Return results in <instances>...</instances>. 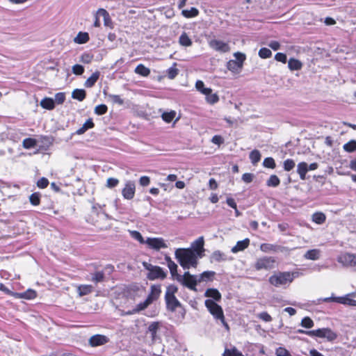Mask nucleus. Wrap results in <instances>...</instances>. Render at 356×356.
Listing matches in <instances>:
<instances>
[{
    "mask_svg": "<svg viewBox=\"0 0 356 356\" xmlns=\"http://www.w3.org/2000/svg\"><path fill=\"white\" fill-rule=\"evenodd\" d=\"M175 258L184 269H189L191 267L196 268L198 264V257L195 252L187 248H178L175 252Z\"/></svg>",
    "mask_w": 356,
    "mask_h": 356,
    "instance_id": "1",
    "label": "nucleus"
},
{
    "mask_svg": "<svg viewBox=\"0 0 356 356\" xmlns=\"http://www.w3.org/2000/svg\"><path fill=\"white\" fill-rule=\"evenodd\" d=\"M298 275V272H277L269 277V282L275 287H280L291 283Z\"/></svg>",
    "mask_w": 356,
    "mask_h": 356,
    "instance_id": "2",
    "label": "nucleus"
},
{
    "mask_svg": "<svg viewBox=\"0 0 356 356\" xmlns=\"http://www.w3.org/2000/svg\"><path fill=\"white\" fill-rule=\"evenodd\" d=\"M143 266L149 271L147 277L149 280H154L156 279L163 280L167 276V273L160 266H153L145 261L143 263Z\"/></svg>",
    "mask_w": 356,
    "mask_h": 356,
    "instance_id": "3",
    "label": "nucleus"
},
{
    "mask_svg": "<svg viewBox=\"0 0 356 356\" xmlns=\"http://www.w3.org/2000/svg\"><path fill=\"white\" fill-rule=\"evenodd\" d=\"M177 280L191 290L197 291L196 285L199 282L197 275H191L186 271L183 275H177Z\"/></svg>",
    "mask_w": 356,
    "mask_h": 356,
    "instance_id": "4",
    "label": "nucleus"
},
{
    "mask_svg": "<svg viewBox=\"0 0 356 356\" xmlns=\"http://www.w3.org/2000/svg\"><path fill=\"white\" fill-rule=\"evenodd\" d=\"M204 305L209 313L216 321H222L224 318V312L220 305H218L211 299H207Z\"/></svg>",
    "mask_w": 356,
    "mask_h": 356,
    "instance_id": "5",
    "label": "nucleus"
},
{
    "mask_svg": "<svg viewBox=\"0 0 356 356\" xmlns=\"http://www.w3.org/2000/svg\"><path fill=\"white\" fill-rule=\"evenodd\" d=\"M276 259L273 257H262L258 258L254 264L257 270H270L275 267Z\"/></svg>",
    "mask_w": 356,
    "mask_h": 356,
    "instance_id": "6",
    "label": "nucleus"
},
{
    "mask_svg": "<svg viewBox=\"0 0 356 356\" xmlns=\"http://www.w3.org/2000/svg\"><path fill=\"white\" fill-rule=\"evenodd\" d=\"M310 333L314 334V337L326 339L329 341H332L337 337V334L330 328H319L311 330Z\"/></svg>",
    "mask_w": 356,
    "mask_h": 356,
    "instance_id": "7",
    "label": "nucleus"
},
{
    "mask_svg": "<svg viewBox=\"0 0 356 356\" xmlns=\"http://www.w3.org/2000/svg\"><path fill=\"white\" fill-rule=\"evenodd\" d=\"M339 263L345 266L356 269V255L350 253H344L337 258Z\"/></svg>",
    "mask_w": 356,
    "mask_h": 356,
    "instance_id": "8",
    "label": "nucleus"
},
{
    "mask_svg": "<svg viewBox=\"0 0 356 356\" xmlns=\"http://www.w3.org/2000/svg\"><path fill=\"white\" fill-rule=\"evenodd\" d=\"M209 47L220 53H227L230 51V47L228 43L221 40L213 39L209 41Z\"/></svg>",
    "mask_w": 356,
    "mask_h": 356,
    "instance_id": "9",
    "label": "nucleus"
},
{
    "mask_svg": "<svg viewBox=\"0 0 356 356\" xmlns=\"http://www.w3.org/2000/svg\"><path fill=\"white\" fill-rule=\"evenodd\" d=\"M204 237L200 236L191 243V247L189 249L195 252L198 257L202 258L204 256Z\"/></svg>",
    "mask_w": 356,
    "mask_h": 356,
    "instance_id": "10",
    "label": "nucleus"
},
{
    "mask_svg": "<svg viewBox=\"0 0 356 356\" xmlns=\"http://www.w3.org/2000/svg\"><path fill=\"white\" fill-rule=\"evenodd\" d=\"M145 242V244L155 250L168 248V245L162 238H147Z\"/></svg>",
    "mask_w": 356,
    "mask_h": 356,
    "instance_id": "11",
    "label": "nucleus"
},
{
    "mask_svg": "<svg viewBox=\"0 0 356 356\" xmlns=\"http://www.w3.org/2000/svg\"><path fill=\"white\" fill-rule=\"evenodd\" d=\"M352 294H347L346 296H343V297H328V298H319L317 300L318 301V303H321L322 302H339V303H341V304H343V305H350V301H353V299H350L349 298L350 296H351Z\"/></svg>",
    "mask_w": 356,
    "mask_h": 356,
    "instance_id": "12",
    "label": "nucleus"
},
{
    "mask_svg": "<svg viewBox=\"0 0 356 356\" xmlns=\"http://www.w3.org/2000/svg\"><path fill=\"white\" fill-rule=\"evenodd\" d=\"M136 191V185L133 181L126 182L124 188L122 191V195L126 200H131L134 198Z\"/></svg>",
    "mask_w": 356,
    "mask_h": 356,
    "instance_id": "13",
    "label": "nucleus"
},
{
    "mask_svg": "<svg viewBox=\"0 0 356 356\" xmlns=\"http://www.w3.org/2000/svg\"><path fill=\"white\" fill-rule=\"evenodd\" d=\"M260 250L263 252H284L287 248L276 244L262 243L260 245Z\"/></svg>",
    "mask_w": 356,
    "mask_h": 356,
    "instance_id": "14",
    "label": "nucleus"
},
{
    "mask_svg": "<svg viewBox=\"0 0 356 356\" xmlns=\"http://www.w3.org/2000/svg\"><path fill=\"white\" fill-rule=\"evenodd\" d=\"M108 341V337L102 334H95L89 339V344L92 347L102 346L106 344Z\"/></svg>",
    "mask_w": 356,
    "mask_h": 356,
    "instance_id": "15",
    "label": "nucleus"
},
{
    "mask_svg": "<svg viewBox=\"0 0 356 356\" xmlns=\"http://www.w3.org/2000/svg\"><path fill=\"white\" fill-rule=\"evenodd\" d=\"M161 293L160 285H152L150 289V293L147 296L146 300H149V303L152 304L154 301L156 300Z\"/></svg>",
    "mask_w": 356,
    "mask_h": 356,
    "instance_id": "16",
    "label": "nucleus"
},
{
    "mask_svg": "<svg viewBox=\"0 0 356 356\" xmlns=\"http://www.w3.org/2000/svg\"><path fill=\"white\" fill-rule=\"evenodd\" d=\"M165 300L167 309L171 312L175 311V309L181 305L175 296H166L165 297Z\"/></svg>",
    "mask_w": 356,
    "mask_h": 356,
    "instance_id": "17",
    "label": "nucleus"
},
{
    "mask_svg": "<svg viewBox=\"0 0 356 356\" xmlns=\"http://www.w3.org/2000/svg\"><path fill=\"white\" fill-rule=\"evenodd\" d=\"M234 56L236 60H230L228 63V68L231 69L234 66H237L238 67H241L242 66V63L245 60V55L241 52H236L234 54Z\"/></svg>",
    "mask_w": 356,
    "mask_h": 356,
    "instance_id": "18",
    "label": "nucleus"
},
{
    "mask_svg": "<svg viewBox=\"0 0 356 356\" xmlns=\"http://www.w3.org/2000/svg\"><path fill=\"white\" fill-rule=\"evenodd\" d=\"M204 296L213 298L215 302L220 301L222 298L221 293L219 291L214 288L207 289L204 293Z\"/></svg>",
    "mask_w": 356,
    "mask_h": 356,
    "instance_id": "19",
    "label": "nucleus"
},
{
    "mask_svg": "<svg viewBox=\"0 0 356 356\" xmlns=\"http://www.w3.org/2000/svg\"><path fill=\"white\" fill-rule=\"evenodd\" d=\"M250 245V239L246 238L242 241H239L232 248L233 253H236L240 251H243L246 249Z\"/></svg>",
    "mask_w": 356,
    "mask_h": 356,
    "instance_id": "20",
    "label": "nucleus"
},
{
    "mask_svg": "<svg viewBox=\"0 0 356 356\" xmlns=\"http://www.w3.org/2000/svg\"><path fill=\"white\" fill-rule=\"evenodd\" d=\"M160 327L159 322H152L151 323L147 328V333H149L151 335V339L152 341H156V334Z\"/></svg>",
    "mask_w": 356,
    "mask_h": 356,
    "instance_id": "21",
    "label": "nucleus"
},
{
    "mask_svg": "<svg viewBox=\"0 0 356 356\" xmlns=\"http://www.w3.org/2000/svg\"><path fill=\"white\" fill-rule=\"evenodd\" d=\"M308 172V164L306 162H300L297 165V172L302 180L306 179V174Z\"/></svg>",
    "mask_w": 356,
    "mask_h": 356,
    "instance_id": "22",
    "label": "nucleus"
},
{
    "mask_svg": "<svg viewBox=\"0 0 356 356\" xmlns=\"http://www.w3.org/2000/svg\"><path fill=\"white\" fill-rule=\"evenodd\" d=\"M149 305H151L149 300L145 299L143 302L138 303L132 311H129L127 314L131 315L138 313L145 309Z\"/></svg>",
    "mask_w": 356,
    "mask_h": 356,
    "instance_id": "23",
    "label": "nucleus"
},
{
    "mask_svg": "<svg viewBox=\"0 0 356 356\" xmlns=\"http://www.w3.org/2000/svg\"><path fill=\"white\" fill-rule=\"evenodd\" d=\"M227 260V256L223 252H220V250H216L214 251L211 257H210V261L211 262L216 261V262H220L223 261Z\"/></svg>",
    "mask_w": 356,
    "mask_h": 356,
    "instance_id": "24",
    "label": "nucleus"
},
{
    "mask_svg": "<svg viewBox=\"0 0 356 356\" xmlns=\"http://www.w3.org/2000/svg\"><path fill=\"white\" fill-rule=\"evenodd\" d=\"M37 296L36 292L32 289H28L24 293H15L14 296L16 298H22L27 300L34 299Z\"/></svg>",
    "mask_w": 356,
    "mask_h": 356,
    "instance_id": "25",
    "label": "nucleus"
},
{
    "mask_svg": "<svg viewBox=\"0 0 356 356\" xmlns=\"http://www.w3.org/2000/svg\"><path fill=\"white\" fill-rule=\"evenodd\" d=\"M216 273L214 271L207 270L204 271L200 275H197L199 282L212 281Z\"/></svg>",
    "mask_w": 356,
    "mask_h": 356,
    "instance_id": "26",
    "label": "nucleus"
},
{
    "mask_svg": "<svg viewBox=\"0 0 356 356\" xmlns=\"http://www.w3.org/2000/svg\"><path fill=\"white\" fill-rule=\"evenodd\" d=\"M100 76V72L99 71H96L92 74L85 81L84 86L86 88H92L97 81L99 79Z\"/></svg>",
    "mask_w": 356,
    "mask_h": 356,
    "instance_id": "27",
    "label": "nucleus"
},
{
    "mask_svg": "<svg viewBox=\"0 0 356 356\" xmlns=\"http://www.w3.org/2000/svg\"><path fill=\"white\" fill-rule=\"evenodd\" d=\"M321 251L318 249H312L307 251L304 254L306 259L317 260L320 258Z\"/></svg>",
    "mask_w": 356,
    "mask_h": 356,
    "instance_id": "28",
    "label": "nucleus"
},
{
    "mask_svg": "<svg viewBox=\"0 0 356 356\" xmlns=\"http://www.w3.org/2000/svg\"><path fill=\"white\" fill-rule=\"evenodd\" d=\"M40 106L45 109L52 110L55 107V102L52 98L45 97L40 102Z\"/></svg>",
    "mask_w": 356,
    "mask_h": 356,
    "instance_id": "29",
    "label": "nucleus"
},
{
    "mask_svg": "<svg viewBox=\"0 0 356 356\" xmlns=\"http://www.w3.org/2000/svg\"><path fill=\"white\" fill-rule=\"evenodd\" d=\"M95 124L91 118H89L83 124V126L76 131L77 135H81L84 134L88 129L92 128Z\"/></svg>",
    "mask_w": 356,
    "mask_h": 356,
    "instance_id": "30",
    "label": "nucleus"
},
{
    "mask_svg": "<svg viewBox=\"0 0 356 356\" xmlns=\"http://www.w3.org/2000/svg\"><path fill=\"white\" fill-rule=\"evenodd\" d=\"M288 67L291 71L300 70L302 67V64L299 60L291 58L288 61Z\"/></svg>",
    "mask_w": 356,
    "mask_h": 356,
    "instance_id": "31",
    "label": "nucleus"
},
{
    "mask_svg": "<svg viewBox=\"0 0 356 356\" xmlns=\"http://www.w3.org/2000/svg\"><path fill=\"white\" fill-rule=\"evenodd\" d=\"M86 96V92L83 89H75L72 92V97L79 102L84 100Z\"/></svg>",
    "mask_w": 356,
    "mask_h": 356,
    "instance_id": "32",
    "label": "nucleus"
},
{
    "mask_svg": "<svg viewBox=\"0 0 356 356\" xmlns=\"http://www.w3.org/2000/svg\"><path fill=\"white\" fill-rule=\"evenodd\" d=\"M89 35L86 32H79L74 38V41L77 44H85L89 40Z\"/></svg>",
    "mask_w": 356,
    "mask_h": 356,
    "instance_id": "33",
    "label": "nucleus"
},
{
    "mask_svg": "<svg viewBox=\"0 0 356 356\" xmlns=\"http://www.w3.org/2000/svg\"><path fill=\"white\" fill-rule=\"evenodd\" d=\"M134 72L136 74L143 76H147L150 74V70L143 64L138 65Z\"/></svg>",
    "mask_w": 356,
    "mask_h": 356,
    "instance_id": "34",
    "label": "nucleus"
},
{
    "mask_svg": "<svg viewBox=\"0 0 356 356\" xmlns=\"http://www.w3.org/2000/svg\"><path fill=\"white\" fill-rule=\"evenodd\" d=\"M92 289H93V287L91 285L83 284V285H80L78 287L77 291L80 296H86V295L90 293L92 291Z\"/></svg>",
    "mask_w": 356,
    "mask_h": 356,
    "instance_id": "35",
    "label": "nucleus"
},
{
    "mask_svg": "<svg viewBox=\"0 0 356 356\" xmlns=\"http://www.w3.org/2000/svg\"><path fill=\"white\" fill-rule=\"evenodd\" d=\"M199 14V10L194 7L191 8V9H185L182 10L181 15L186 18H192L197 16Z\"/></svg>",
    "mask_w": 356,
    "mask_h": 356,
    "instance_id": "36",
    "label": "nucleus"
},
{
    "mask_svg": "<svg viewBox=\"0 0 356 356\" xmlns=\"http://www.w3.org/2000/svg\"><path fill=\"white\" fill-rule=\"evenodd\" d=\"M179 42L183 47H190L192 45L191 39L185 32L182 33L179 36Z\"/></svg>",
    "mask_w": 356,
    "mask_h": 356,
    "instance_id": "37",
    "label": "nucleus"
},
{
    "mask_svg": "<svg viewBox=\"0 0 356 356\" xmlns=\"http://www.w3.org/2000/svg\"><path fill=\"white\" fill-rule=\"evenodd\" d=\"M195 88L197 89V90H198L199 92H200L201 93H202L204 95H207L210 92H212V89L211 88H205L204 87V83L201 80H197L196 81V83H195Z\"/></svg>",
    "mask_w": 356,
    "mask_h": 356,
    "instance_id": "38",
    "label": "nucleus"
},
{
    "mask_svg": "<svg viewBox=\"0 0 356 356\" xmlns=\"http://www.w3.org/2000/svg\"><path fill=\"white\" fill-rule=\"evenodd\" d=\"M325 220L326 216L322 212H316L312 215V220L318 225L324 223Z\"/></svg>",
    "mask_w": 356,
    "mask_h": 356,
    "instance_id": "39",
    "label": "nucleus"
},
{
    "mask_svg": "<svg viewBox=\"0 0 356 356\" xmlns=\"http://www.w3.org/2000/svg\"><path fill=\"white\" fill-rule=\"evenodd\" d=\"M343 149L345 152L348 153L356 151V140H350L348 143H345L343 146Z\"/></svg>",
    "mask_w": 356,
    "mask_h": 356,
    "instance_id": "40",
    "label": "nucleus"
},
{
    "mask_svg": "<svg viewBox=\"0 0 356 356\" xmlns=\"http://www.w3.org/2000/svg\"><path fill=\"white\" fill-rule=\"evenodd\" d=\"M250 159L253 165H256L261 159L260 152L257 149H254L250 153Z\"/></svg>",
    "mask_w": 356,
    "mask_h": 356,
    "instance_id": "41",
    "label": "nucleus"
},
{
    "mask_svg": "<svg viewBox=\"0 0 356 356\" xmlns=\"http://www.w3.org/2000/svg\"><path fill=\"white\" fill-rule=\"evenodd\" d=\"M222 356H244L236 348H225Z\"/></svg>",
    "mask_w": 356,
    "mask_h": 356,
    "instance_id": "42",
    "label": "nucleus"
},
{
    "mask_svg": "<svg viewBox=\"0 0 356 356\" xmlns=\"http://www.w3.org/2000/svg\"><path fill=\"white\" fill-rule=\"evenodd\" d=\"M280 180L275 175H272L266 181V185L270 187H277L280 185Z\"/></svg>",
    "mask_w": 356,
    "mask_h": 356,
    "instance_id": "43",
    "label": "nucleus"
},
{
    "mask_svg": "<svg viewBox=\"0 0 356 356\" xmlns=\"http://www.w3.org/2000/svg\"><path fill=\"white\" fill-rule=\"evenodd\" d=\"M104 94L112 102V103L118 104L120 106H122L124 104V100L120 95L106 94V92H104Z\"/></svg>",
    "mask_w": 356,
    "mask_h": 356,
    "instance_id": "44",
    "label": "nucleus"
},
{
    "mask_svg": "<svg viewBox=\"0 0 356 356\" xmlns=\"http://www.w3.org/2000/svg\"><path fill=\"white\" fill-rule=\"evenodd\" d=\"M129 234L134 239L138 241L140 243H141V244L146 243V242H145L146 240H145L143 238V236L141 235V234L139 232L136 231V230H129Z\"/></svg>",
    "mask_w": 356,
    "mask_h": 356,
    "instance_id": "45",
    "label": "nucleus"
},
{
    "mask_svg": "<svg viewBox=\"0 0 356 356\" xmlns=\"http://www.w3.org/2000/svg\"><path fill=\"white\" fill-rule=\"evenodd\" d=\"M206 96V101L210 104H214L219 101V97L216 93H212L210 92L207 95H204Z\"/></svg>",
    "mask_w": 356,
    "mask_h": 356,
    "instance_id": "46",
    "label": "nucleus"
},
{
    "mask_svg": "<svg viewBox=\"0 0 356 356\" xmlns=\"http://www.w3.org/2000/svg\"><path fill=\"white\" fill-rule=\"evenodd\" d=\"M175 111H171L170 112H164L162 114L161 117L163 121L170 123L173 120L174 118L175 117Z\"/></svg>",
    "mask_w": 356,
    "mask_h": 356,
    "instance_id": "47",
    "label": "nucleus"
},
{
    "mask_svg": "<svg viewBox=\"0 0 356 356\" xmlns=\"http://www.w3.org/2000/svg\"><path fill=\"white\" fill-rule=\"evenodd\" d=\"M97 15L102 16L104 17L105 26H108V22L111 21L108 13L104 8H99L97 11Z\"/></svg>",
    "mask_w": 356,
    "mask_h": 356,
    "instance_id": "48",
    "label": "nucleus"
},
{
    "mask_svg": "<svg viewBox=\"0 0 356 356\" xmlns=\"http://www.w3.org/2000/svg\"><path fill=\"white\" fill-rule=\"evenodd\" d=\"M22 144L25 149H31L36 145V140L31 138H27L23 140Z\"/></svg>",
    "mask_w": 356,
    "mask_h": 356,
    "instance_id": "49",
    "label": "nucleus"
},
{
    "mask_svg": "<svg viewBox=\"0 0 356 356\" xmlns=\"http://www.w3.org/2000/svg\"><path fill=\"white\" fill-rule=\"evenodd\" d=\"M263 165L265 168L274 169L276 167L275 160L272 157H267L263 161Z\"/></svg>",
    "mask_w": 356,
    "mask_h": 356,
    "instance_id": "50",
    "label": "nucleus"
},
{
    "mask_svg": "<svg viewBox=\"0 0 356 356\" xmlns=\"http://www.w3.org/2000/svg\"><path fill=\"white\" fill-rule=\"evenodd\" d=\"M104 279V273L102 271H97L92 274L91 280L95 283L103 282Z\"/></svg>",
    "mask_w": 356,
    "mask_h": 356,
    "instance_id": "51",
    "label": "nucleus"
},
{
    "mask_svg": "<svg viewBox=\"0 0 356 356\" xmlns=\"http://www.w3.org/2000/svg\"><path fill=\"white\" fill-rule=\"evenodd\" d=\"M258 54L260 58L266 59L272 56V52L269 49L263 47L259 49Z\"/></svg>",
    "mask_w": 356,
    "mask_h": 356,
    "instance_id": "52",
    "label": "nucleus"
},
{
    "mask_svg": "<svg viewBox=\"0 0 356 356\" xmlns=\"http://www.w3.org/2000/svg\"><path fill=\"white\" fill-rule=\"evenodd\" d=\"M300 325L302 327L305 328H312L314 326V323L311 318L306 316L302 319Z\"/></svg>",
    "mask_w": 356,
    "mask_h": 356,
    "instance_id": "53",
    "label": "nucleus"
},
{
    "mask_svg": "<svg viewBox=\"0 0 356 356\" xmlns=\"http://www.w3.org/2000/svg\"><path fill=\"white\" fill-rule=\"evenodd\" d=\"M296 165L295 161L293 159H288L285 160L283 163V168L285 171L291 170Z\"/></svg>",
    "mask_w": 356,
    "mask_h": 356,
    "instance_id": "54",
    "label": "nucleus"
},
{
    "mask_svg": "<svg viewBox=\"0 0 356 356\" xmlns=\"http://www.w3.org/2000/svg\"><path fill=\"white\" fill-rule=\"evenodd\" d=\"M29 200L31 204L38 206L40 202V195L38 193H33L30 195Z\"/></svg>",
    "mask_w": 356,
    "mask_h": 356,
    "instance_id": "55",
    "label": "nucleus"
},
{
    "mask_svg": "<svg viewBox=\"0 0 356 356\" xmlns=\"http://www.w3.org/2000/svg\"><path fill=\"white\" fill-rule=\"evenodd\" d=\"M107 111L108 108L107 106L105 104H99L95 108V113L98 115L105 114L107 112Z\"/></svg>",
    "mask_w": 356,
    "mask_h": 356,
    "instance_id": "56",
    "label": "nucleus"
},
{
    "mask_svg": "<svg viewBox=\"0 0 356 356\" xmlns=\"http://www.w3.org/2000/svg\"><path fill=\"white\" fill-rule=\"evenodd\" d=\"M176 63L174 66L170 67L167 71L168 77L170 79H173L178 74L179 70L175 67Z\"/></svg>",
    "mask_w": 356,
    "mask_h": 356,
    "instance_id": "57",
    "label": "nucleus"
},
{
    "mask_svg": "<svg viewBox=\"0 0 356 356\" xmlns=\"http://www.w3.org/2000/svg\"><path fill=\"white\" fill-rule=\"evenodd\" d=\"M168 267L170 271V273L172 277H177V265L174 262H170V264H168Z\"/></svg>",
    "mask_w": 356,
    "mask_h": 356,
    "instance_id": "58",
    "label": "nucleus"
},
{
    "mask_svg": "<svg viewBox=\"0 0 356 356\" xmlns=\"http://www.w3.org/2000/svg\"><path fill=\"white\" fill-rule=\"evenodd\" d=\"M72 71L76 75H81L84 72V67L81 65L76 64L72 66Z\"/></svg>",
    "mask_w": 356,
    "mask_h": 356,
    "instance_id": "59",
    "label": "nucleus"
},
{
    "mask_svg": "<svg viewBox=\"0 0 356 356\" xmlns=\"http://www.w3.org/2000/svg\"><path fill=\"white\" fill-rule=\"evenodd\" d=\"M177 290L178 289L175 285L172 284L168 286L165 291V297L175 296Z\"/></svg>",
    "mask_w": 356,
    "mask_h": 356,
    "instance_id": "60",
    "label": "nucleus"
},
{
    "mask_svg": "<svg viewBox=\"0 0 356 356\" xmlns=\"http://www.w3.org/2000/svg\"><path fill=\"white\" fill-rule=\"evenodd\" d=\"M119 184V180L116 178L110 177L107 179L106 186L109 188H113L118 186Z\"/></svg>",
    "mask_w": 356,
    "mask_h": 356,
    "instance_id": "61",
    "label": "nucleus"
},
{
    "mask_svg": "<svg viewBox=\"0 0 356 356\" xmlns=\"http://www.w3.org/2000/svg\"><path fill=\"white\" fill-rule=\"evenodd\" d=\"M65 99V94L64 92H58L55 95V103L61 104Z\"/></svg>",
    "mask_w": 356,
    "mask_h": 356,
    "instance_id": "62",
    "label": "nucleus"
},
{
    "mask_svg": "<svg viewBox=\"0 0 356 356\" xmlns=\"http://www.w3.org/2000/svg\"><path fill=\"white\" fill-rule=\"evenodd\" d=\"M275 59L277 61L281 62L282 63H286L287 61L286 55L284 53H277L275 56Z\"/></svg>",
    "mask_w": 356,
    "mask_h": 356,
    "instance_id": "63",
    "label": "nucleus"
},
{
    "mask_svg": "<svg viewBox=\"0 0 356 356\" xmlns=\"http://www.w3.org/2000/svg\"><path fill=\"white\" fill-rule=\"evenodd\" d=\"M277 356H291L289 353L284 348L280 347L276 350Z\"/></svg>",
    "mask_w": 356,
    "mask_h": 356,
    "instance_id": "64",
    "label": "nucleus"
}]
</instances>
